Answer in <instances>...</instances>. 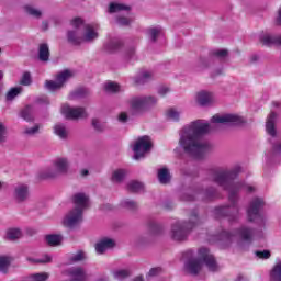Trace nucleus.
Instances as JSON below:
<instances>
[{
  "instance_id": "f257e3e1",
  "label": "nucleus",
  "mask_w": 281,
  "mask_h": 281,
  "mask_svg": "<svg viewBox=\"0 0 281 281\" xmlns=\"http://www.w3.org/2000/svg\"><path fill=\"white\" fill-rule=\"evenodd\" d=\"M212 131V125L201 120L191 122L179 132L178 147L175 153L183 150L186 155H190L195 159L207 155L212 150V145L203 140V135Z\"/></svg>"
},
{
  "instance_id": "f03ea898",
  "label": "nucleus",
  "mask_w": 281,
  "mask_h": 281,
  "mask_svg": "<svg viewBox=\"0 0 281 281\" xmlns=\"http://www.w3.org/2000/svg\"><path fill=\"white\" fill-rule=\"evenodd\" d=\"M237 175L238 172L236 170H217L210 177L211 181L220 186V188H223V190H227L229 194L228 199L233 204L231 206H220L215 209L216 216H227L228 221H238L240 217L238 206H236V201H238L236 194L241 190L254 192V187L248 186L245 182H234Z\"/></svg>"
},
{
  "instance_id": "7ed1b4c3",
  "label": "nucleus",
  "mask_w": 281,
  "mask_h": 281,
  "mask_svg": "<svg viewBox=\"0 0 281 281\" xmlns=\"http://www.w3.org/2000/svg\"><path fill=\"white\" fill-rule=\"evenodd\" d=\"M199 259H189L184 263V269L191 276H199L201 269H203V263L207 267L209 271H218V263L216 262V258L214 255L210 252L207 248H200L198 251Z\"/></svg>"
},
{
  "instance_id": "20e7f679",
  "label": "nucleus",
  "mask_w": 281,
  "mask_h": 281,
  "mask_svg": "<svg viewBox=\"0 0 281 281\" xmlns=\"http://www.w3.org/2000/svg\"><path fill=\"white\" fill-rule=\"evenodd\" d=\"M196 225H201V220L196 212H193L188 222L178 221L171 225L170 238L176 243H181L188 238V234H190Z\"/></svg>"
},
{
  "instance_id": "39448f33",
  "label": "nucleus",
  "mask_w": 281,
  "mask_h": 281,
  "mask_svg": "<svg viewBox=\"0 0 281 281\" xmlns=\"http://www.w3.org/2000/svg\"><path fill=\"white\" fill-rule=\"evenodd\" d=\"M237 238H241V240H246V243H251V240H254V229L247 226H241L238 231H222V233L215 236V240H218L225 245H229V243L236 240Z\"/></svg>"
},
{
  "instance_id": "423d86ee",
  "label": "nucleus",
  "mask_w": 281,
  "mask_h": 281,
  "mask_svg": "<svg viewBox=\"0 0 281 281\" xmlns=\"http://www.w3.org/2000/svg\"><path fill=\"white\" fill-rule=\"evenodd\" d=\"M71 162L67 157H58L53 161V168L41 173L42 179H56L60 175H68Z\"/></svg>"
},
{
  "instance_id": "0eeeda50",
  "label": "nucleus",
  "mask_w": 281,
  "mask_h": 281,
  "mask_svg": "<svg viewBox=\"0 0 281 281\" xmlns=\"http://www.w3.org/2000/svg\"><path fill=\"white\" fill-rule=\"evenodd\" d=\"M157 97L155 95H138L130 99V108L136 113H146V111H150L153 106H157Z\"/></svg>"
},
{
  "instance_id": "6e6552de",
  "label": "nucleus",
  "mask_w": 281,
  "mask_h": 281,
  "mask_svg": "<svg viewBox=\"0 0 281 281\" xmlns=\"http://www.w3.org/2000/svg\"><path fill=\"white\" fill-rule=\"evenodd\" d=\"M265 205V202L256 198L252 200L247 209V218L249 223H256L259 229H265L267 218L260 213L261 207Z\"/></svg>"
},
{
  "instance_id": "1a4fd4ad",
  "label": "nucleus",
  "mask_w": 281,
  "mask_h": 281,
  "mask_svg": "<svg viewBox=\"0 0 281 281\" xmlns=\"http://www.w3.org/2000/svg\"><path fill=\"white\" fill-rule=\"evenodd\" d=\"M72 29L67 31V41L70 45L80 46L85 45L82 30V19L76 18L70 22Z\"/></svg>"
},
{
  "instance_id": "9d476101",
  "label": "nucleus",
  "mask_w": 281,
  "mask_h": 281,
  "mask_svg": "<svg viewBox=\"0 0 281 281\" xmlns=\"http://www.w3.org/2000/svg\"><path fill=\"white\" fill-rule=\"evenodd\" d=\"M211 124H225L226 126H243V124H247V120L238 114H216L211 119Z\"/></svg>"
},
{
  "instance_id": "9b49d317",
  "label": "nucleus",
  "mask_w": 281,
  "mask_h": 281,
  "mask_svg": "<svg viewBox=\"0 0 281 281\" xmlns=\"http://www.w3.org/2000/svg\"><path fill=\"white\" fill-rule=\"evenodd\" d=\"M150 148H153V142L148 136H142L135 140L132 150L134 151V159L139 160L146 156V153H150Z\"/></svg>"
},
{
  "instance_id": "f8f14e48",
  "label": "nucleus",
  "mask_w": 281,
  "mask_h": 281,
  "mask_svg": "<svg viewBox=\"0 0 281 281\" xmlns=\"http://www.w3.org/2000/svg\"><path fill=\"white\" fill-rule=\"evenodd\" d=\"M194 194V195H192ZM202 199L203 201H207L210 199H214L216 196V190L214 188L206 189L203 191L201 187L195 188L193 191H189L181 195L183 201H194L195 199Z\"/></svg>"
},
{
  "instance_id": "ddd939ff",
  "label": "nucleus",
  "mask_w": 281,
  "mask_h": 281,
  "mask_svg": "<svg viewBox=\"0 0 281 281\" xmlns=\"http://www.w3.org/2000/svg\"><path fill=\"white\" fill-rule=\"evenodd\" d=\"M61 113L67 120H85V117H89L85 108H71L69 104L61 106Z\"/></svg>"
},
{
  "instance_id": "4468645a",
  "label": "nucleus",
  "mask_w": 281,
  "mask_h": 281,
  "mask_svg": "<svg viewBox=\"0 0 281 281\" xmlns=\"http://www.w3.org/2000/svg\"><path fill=\"white\" fill-rule=\"evenodd\" d=\"M80 223H82V212L78 209L70 210L63 220V225H65V227H69L70 229L78 227Z\"/></svg>"
},
{
  "instance_id": "2eb2a0df",
  "label": "nucleus",
  "mask_w": 281,
  "mask_h": 281,
  "mask_svg": "<svg viewBox=\"0 0 281 281\" xmlns=\"http://www.w3.org/2000/svg\"><path fill=\"white\" fill-rule=\"evenodd\" d=\"M195 102L199 106H212L216 102V98L213 92L201 90L195 93Z\"/></svg>"
},
{
  "instance_id": "dca6fc26",
  "label": "nucleus",
  "mask_w": 281,
  "mask_h": 281,
  "mask_svg": "<svg viewBox=\"0 0 281 281\" xmlns=\"http://www.w3.org/2000/svg\"><path fill=\"white\" fill-rule=\"evenodd\" d=\"M64 276H68L70 281H87L89 280V276L87 274V270L82 267H72L64 271Z\"/></svg>"
},
{
  "instance_id": "f3484780",
  "label": "nucleus",
  "mask_w": 281,
  "mask_h": 281,
  "mask_svg": "<svg viewBox=\"0 0 281 281\" xmlns=\"http://www.w3.org/2000/svg\"><path fill=\"white\" fill-rule=\"evenodd\" d=\"M13 199L16 203H25L30 199V186L20 183L14 187Z\"/></svg>"
},
{
  "instance_id": "a211bd4d",
  "label": "nucleus",
  "mask_w": 281,
  "mask_h": 281,
  "mask_svg": "<svg viewBox=\"0 0 281 281\" xmlns=\"http://www.w3.org/2000/svg\"><path fill=\"white\" fill-rule=\"evenodd\" d=\"M81 26H83L82 29L83 44L93 43L94 41H98V37L100 36V34L93 27V25L87 24L85 23V21L81 20Z\"/></svg>"
},
{
  "instance_id": "6ab92c4d",
  "label": "nucleus",
  "mask_w": 281,
  "mask_h": 281,
  "mask_svg": "<svg viewBox=\"0 0 281 281\" xmlns=\"http://www.w3.org/2000/svg\"><path fill=\"white\" fill-rule=\"evenodd\" d=\"M72 203L75 205L74 210H81V212H85V210L89 207V195L86 193H76L72 196Z\"/></svg>"
},
{
  "instance_id": "aec40b11",
  "label": "nucleus",
  "mask_w": 281,
  "mask_h": 281,
  "mask_svg": "<svg viewBox=\"0 0 281 281\" xmlns=\"http://www.w3.org/2000/svg\"><path fill=\"white\" fill-rule=\"evenodd\" d=\"M113 247H115V241L112 238L105 237L95 244L94 249L99 256H102V254H106V251L113 249Z\"/></svg>"
},
{
  "instance_id": "412c9836",
  "label": "nucleus",
  "mask_w": 281,
  "mask_h": 281,
  "mask_svg": "<svg viewBox=\"0 0 281 281\" xmlns=\"http://www.w3.org/2000/svg\"><path fill=\"white\" fill-rule=\"evenodd\" d=\"M260 43L266 47H273V45H281V35H273L265 33L260 36Z\"/></svg>"
},
{
  "instance_id": "4be33fe9",
  "label": "nucleus",
  "mask_w": 281,
  "mask_h": 281,
  "mask_svg": "<svg viewBox=\"0 0 281 281\" xmlns=\"http://www.w3.org/2000/svg\"><path fill=\"white\" fill-rule=\"evenodd\" d=\"M276 120H278V114L271 112L266 121V131L270 137H277L278 131L276 130Z\"/></svg>"
},
{
  "instance_id": "5701e85b",
  "label": "nucleus",
  "mask_w": 281,
  "mask_h": 281,
  "mask_svg": "<svg viewBox=\"0 0 281 281\" xmlns=\"http://www.w3.org/2000/svg\"><path fill=\"white\" fill-rule=\"evenodd\" d=\"M23 10L25 15L31 16V19H36L37 21L43 19V9H40L38 7H34L33 4H25Z\"/></svg>"
},
{
  "instance_id": "b1692460",
  "label": "nucleus",
  "mask_w": 281,
  "mask_h": 281,
  "mask_svg": "<svg viewBox=\"0 0 281 281\" xmlns=\"http://www.w3.org/2000/svg\"><path fill=\"white\" fill-rule=\"evenodd\" d=\"M53 131L59 139H67V137H69V130L63 123L55 124Z\"/></svg>"
},
{
  "instance_id": "393cba45",
  "label": "nucleus",
  "mask_w": 281,
  "mask_h": 281,
  "mask_svg": "<svg viewBox=\"0 0 281 281\" xmlns=\"http://www.w3.org/2000/svg\"><path fill=\"white\" fill-rule=\"evenodd\" d=\"M270 281H281V259H277L270 270Z\"/></svg>"
},
{
  "instance_id": "a878e982",
  "label": "nucleus",
  "mask_w": 281,
  "mask_h": 281,
  "mask_svg": "<svg viewBox=\"0 0 281 281\" xmlns=\"http://www.w3.org/2000/svg\"><path fill=\"white\" fill-rule=\"evenodd\" d=\"M71 78H74V71L69 69H65L56 75L57 82L60 83L63 87H65V83L68 80H71Z\"/></svg>"
},
{
  "instance_id": "bb28decb",
  "label": "nucleus",
  "mask_w": 281,
  "mask_h": 281,
  "mask_svg": "<svg viewBox=\"0 0 281 281\" xmlns=\"http://www.w3.org/2000/svg\"><path fill=\"white\" fill-rule=\"evenodd\" d=\"M38 59L42 63H47L49 60V45L47 43H42L38 46Z\"/></svg>"
},
{
  "instance_id": "cd10ccee",
  "label": "nucleus",
  "mask_w": 281,
  "mask_h": 281,
  "mask_svg": "<svg viewBox=\"0 0 281 281\" xmlns=\"http://www.w3.org/2000/svg\"><path fill=\"white\" fill-rule=\"evenodd\" d=\"M87 95H89V91L86 88H77L69 93L68 99L82 100V98H87Z\"/></svg>"
},
{
  "instance_id": "c85d7f7f",
  "label": "nucleus",
  "mask_w": 281,
  "mask_h": 281,
  "mask_svg": "<svg viewBox=\"0 0 281 281\" xmlns=\"http://www.w3.org/2000/svg\"><path fill=\"white\" fill-rule=\"evenodd\" d=\"M45 89L47 91H50V93H56V91H60L63 89V86L58 82V80H46L44 83Z\"/></svg>"
},
{
  "instance_id": "c756f323",
  "label": "nucleus",
  "mask_w": 281,
  "mask_h": 281,
  "mask_svg": "<svg viewBox=\"0 0 281 281\" xmlns=\"http://www.w3.org/2000/svg\"><path fill=\"white\" fill-rule=\"evenodd\" d=\"M148 80H153V72L144 71L139 76L134 78L135 85H146Z\"/></svg>"
},
{
  "instance_id": "7c9ffc66",
  "label": "nucleus",
  "mask_w": 281,
  "mask_h": 281,
  "mask_svg": "<svg viewBox=\"0 0 281 281\" xmlns=\"http://www.w3.org/2000/svg\"><path fill=\"white\" fill-rule=\"evenodd\" d=\"M128 11V10H131V7H128V5H126V4H122V3H114V2H112V3H110V5H109V10H108V12L110 13V14H115V12H122V11Z\"/></svg>"
},
{
  "instance_id": "2f4dec72",
  "label": "nucleus",
  "mask_w": 281,
  "mask_h": 281,
  "mask_svg": "<svg viewBox=\"0 0 281 281\" xmlns=\"http://www.w3.org/2000/svg\"><path fill=\"white\" fill-rule=\"evenodd\" d=\"M23 232H21L20 228H9L7 231V240H19V238H22Z\"/></svg>"
},
{
  "instance_id": "473e14b6",
  "label": "nucleus",
  "mask_w": 281,
  "mask_h": 281,
  "mask_svg": "<svg viewBox=\"0 0 281 281\" xmlns=\"http://www.w3.org/2000/svg\"><path fill=\"white\" fill-rule=\"evenodd\" d=\"M158 180L164 186L170 183V171L168 170V168L165 167L158 170Z\"/></svg>"
},
{
  "instance_id": "72a5a7b5",
  "label": "nucleus",
  "mask_w": 281,
  "mask_h": 281,
  "mask_svg": "<svg viewBox=\"0 0 281 281\" xmlns=\"http://www.w3.org/2000/svg\"><path fill=\"white\" fill-rule=\"evenodd\" d=\"M126 177V170L116 169L112 172V181L113 183H122Z\"/></svg>"
},
{
  "instance_id": "f704fd0d",
  "label": "nucleus",
  "mask_w": 281,
  "mask_h": 281,
  "mask_svg": "<svg viewBox=\"0 0 281 281\" xmlns=\"http://www.w3.org/2000/svg\"><path fill=\"white\" fill-rule=\"evenodd\" d=\"M46 243L50 247H58L63 243V237L60 235H46Z\"/></svg>"
},
{
  "instance_id": "c9c22d12",
  "label": "nucleus",
  "mask_w": 281,
  "mask_h": 281,
  "mask_svg": "<svg viewBox=\"0 0 281 281\" xmlns=\"http://www.w3.org/2000/svg\"><path fill=\"white\" fill-rule=\"evenodd\" d=\"M212 65V59L207 57H200L196 63V68L199 71L207 69Z\"/></svg>"
},
{
  "instance_id": "e433bc0d",
  "label": "nucleus",
  "mask_w": 281,
  "mask_h": 281,
  "mask_svg": "<svg viewBox=\"0 0 281 281\" xmlns=\"http://www.w3.org/2000/svg\"><path fill=\"white\" fill-rule=\"evenodd\" d=\"M21 116L26 122H32V120H34V108H32V105H27L22 110Z\"/></svg>"
},
{
  "instance_id": "4c0bfd02",
  "label": "nucleus",
  "mask_w": 281,
  "mask_h": 281,
  "mask_svg": "<svg viewBox=\"0 0 281 281\" xmlns=\"http://www.w3.org/2000/svg\"><path fill=\"white\" fill-rule=\"evenodd\" d=\"M159 34H161V29L151 27L147 30V36L151 43H157V38H159Z\"/></svg>"
},
{
  "instance_id": "58836bf2",
  "label": "nucleus",
  "mask_w": 281,
  "mask_h": 281,
  "mask_svg": "<svg viewBox=\"0 0 281 281\" xmlns=\"http://www.w3.org/2000/svg\"><path fill=\"white\" fill-rule=\"evenodd\" d=\"M127 190L128 192H142L144 190V183L133 180L127 183Z\"/></svg>"
},
{
  "instance_id": "ea45409f",
  "label": "nucleus",
  "mask_w": 281,
  "mask_h": 281,
  "mask_svg": "<svg viewBox=\"0 0 281 281\" xmlns=\"http://www.w3.org/2000/svg\"><path fill=\"white\" fill-rule=\"evenodd\" d=\"M87 260V252L82 250H78L70 257V262H82Z\"/></svg>"
},
{
  "instance_id": "a19ab883",
  "label": "nucleus",
  "mask_w": 281,
  "mask_h": 281,
  "mask_svg": "<svg viewBox=\"0 0 281 281\" xmlns=\"http://www.w3.org/2000/svg\"><path fill=\"white\" fill-rule=\"evenodd\" d=\"M148 232L151 236H157V234H161V225L157 224V222H149Z\"/></svg>"
},
{
  "instance_id": "79ce46f5",
  "label": "nucleus",
  "mask_w": 281,
  "mask_h": 281,
  "mask_svg": "<svg viewBox=\"0 0 281 281\" xmlns=\"http://www.w3.org/2000/svg\"><path fill=\"white\" fill-rule=\"evenodd\" d=\"M8 269H10V259L4 256H0V271L1 273H8Z\"/></svg>"
},
{
  "instance_id": "37998d69",
  "label": "nucleus",
  "mask_w": 281,
  "mask_h": 281,
  "mask_svg": "<svg viewBox=\"0 0 281 281\" xmlns=\"http://www.w3.org/2000/svg\"><path fill=\"white\" fill-rule=\"evenodd\" d=\"M130 277H131V270L121 269V270L114 271V278H116V280H124Z\"/></svg>"
},
{
  "instance_id": "c03bdc74",
  "label": "nucleus",
  "mask_w": 281,
  "mask_h": 281,
  "mask_svg": "<svg viewBox=\"0 0 281 281\" xmlns=\"http://www.w3.org/2000/svg\"><path fill=\"white\" fill-rule=\"evenodd\" d=\"M168 120H172V122H179V117H181V112L177 111V109H170L167 111Z\"/></svg>"
},
{
  "instance_id": "a18cd8bd",
  "label": "nucleus",
  "mask_w": 281,
  "mask_h": 281,
  "mask_svg": "<svg viewBox=\"0 0 281 281\" xmlns=\"http://www.w3.org/2000/svg\"><path fill=\"white\" fill-rule=\"evenodd\" d=\"M30 278L32 279V281H47L49 280V273L40 272V273L31 274Z\"/></svg>"
},
{
  "instance_id": "49530a36",
  "label": "nucleus",
  "mask_w": 281,
  "mask_h": 281,
  "mask_svg": "<svg viewBox=\"0 0 281 281\" xmlns=\"http://www.w3.org/2000/svg\"><path fill=\"white\" fill-rule=\"evenodd\" d=\"M21 91H23V88L19 87V88H12L11 90H9V92L7 93V100L12 101L14 100V98H16V95H19L21 93Z\"/></svg>"
},
{
  "instance_id": "de8ad7c7",
  "label": "nucleus",
  "mask_w": 281,
  "mask_h": 281,
  "mask_svg": "<svg viewBox=\"0 0 281 281\" xmlns=\"http://www.w3.org/2000/svg\"><path fill=\"white\" fill-rule=\"evenodd\" d=\"M122 206L126 207V210H137L138 204L137 202L131 200V199H126L122 201Z\"/></svg>"
},
{
  "instance_id": "09e8293b",
  "label": "nucleus",
  "mask_w": 281,
  "mask_h": 281,
  "mask_svg": "<svg viewBox=\"0 0 281 281\" xmlns=\"http://www.w3.org/2000/svg\"><path fill=\"white\" fill-rule=\"evenodd\" d=\"M122 45V42L120 40H113L110 43L106 44V49H109V52H115L116 49H120Z\"/></svg>"
},
{
  "instance_id": "8fccbe9b",
  "label": "nucleus",
  "mask_w": 281,
  "mask_h": 281,
  "mask_svg": "<svg viewBox=\"0 0 281 281\" xmlns=\"http://www.w3.org/2000/svg\"><path fill=\"white\" fill-rule=\"evenodd\" d=\"M105 91L108 93H117L120 92V85L115 82H109L105 85Z\"/></svg>"
},
{
  "instance_id": "3c124183",
  "label": "nucleus",
  "mask_w": 281,
  "mask_h": 281,
  "mask_svg": "<svg viewBox=\"0 0 281 281\" xmlns=\"http://www.w3.org/2000/svg\"><path fill=\"white\" fill-rule=\"evenodd\" d=\"M8 139V128L3 123H0V144H5Z\"/></svg>"
},
{
  "instance_id": "603ef678",
  "label": "nucleus",
  "mask_w": 281,
  "mask_h": 281,
  "mask_svg": "<svg viewBox=\"0 0 281 281\" xmlns=\"http://www.w3.org/2000/svg\"><path fill=\"white\" fill-rule=\"evenodd\" d=\"M20 83L24 87H30V85H32V75L30 72H24Z\"/></svg>"
},
{
  "instance_id": "864d4df0",
  "label": "nucleus",
  "mask_w": 281,
  "mask_h": 281,
  "mask_svg": "<svg viewBox=\"0 0 281 281\" xmlns=\"http://www.w3.org/2000/svg\"><path fill=\"white\" fill-rule=\"evenodd\" d=\"M255 255L262 260H269V258H271V251L269 250H257L255 251Z\"/></svg>"
},
{
  "instance_id": "5fc2aeb1",
  "label": "nucleus",
  "mask_w": 281,
  "mask_h": 281,
  "mask_svg": "<svg viewBox=\"0 0 281 281\" xmlns=\"http://www.w3.org/2000/svg\"><path fill=\"white\" fill-rule=\"evenodd\" d=\"M38 131H41V125L36 124L33 127H26L24 130V135H36L38 133Z\"/></svg>"
},
{
  "instance_id": "6e6d98bb",
  "label": "nucleus",
  "mask_w": 281,
  "mask_h": 281,
  "mask_svg": "<svg viewBox=\"0 0 281 281\" xmlns=\"http://www.w3.org/2000/svg\"><path fill=\"white\" fill-rule=\"evenodd\" d=\"M30 262H37L40 265H47V262H52V257L49 255H45L43 258L40 259H27Z\"/></svg>"
},
{
  "instance_id": "4d7b16f0",
  "label": "nucleus",
  "mask_w": 281,
  "mask_h": 281,
  "mask_svg": "<svg viewBox=\"0 0 281 281\" xmlns=\"http://www.w3.org/2000/svg\"><path fill=\"white\" fill-rule=\"evenodd\" d=\"M162 272L164 269H161V267L151 268L147 273V278H155L157 276H161Z\"/></svg>"
},
{
  "instance_id": "13d9d810",
  "label": "nucleus",
  "mask_w": 281,
  "mask_h": 281,
  "mask_svg": "<svg viewBox=\"0 0 281 281\" xmlns=\"http://www.w3.org/2000/svg\"><path fill=\"white\" fill-rule=\"evenodd\" d=\"M213 56L223 60V58H227V56H229V52L227 49L214 50Z\"/></svg>"
},
{
  "instance_id": "bf43d9fd",
  "label": "nucleus",
  "mask_w": 281,
  "mask_h": 281,
  "mask_svg": "<svg viewBox=\"0 0 281 281\" xmlns=\"http://www.w3.org/2000/svg\"><path fill=\"white\" fill-rule=\"evenodd\" d=\"M131 19L126 16H119L116 18L117 25H121L122 27H126V25H131Z\"/></svg>"
},
{
  "instance_id": "052dcab7",
  "label": "nucleus",
  "mask_w": 281,
  "mask_h": 281,
  "mask_svg": "<svg viewBox=\"0 0 281 281\" xmlns=\"http://www.w3.org/2000/svg\"><path fill=\"white\" fill-rule=\"evenodd\" d=\"M92 126L94 131H99V132L104 131V125L100 123V120L98 119H92Z\"/></svg>"
},
{
  "instance_id": "680f3d73",
  "label": "nucleus",
  "mask_w": 281,
  "mask_h": 281,
  "mask_svg": "<svg viewBox=\"0 0 281 281\" xmlns=\"http://www.w3.org/2000/svg\"><path fill=\"white\" fill-rule=\"evenodd\" d=\"M125 60H127V63H131V60H135V48H130L125 53Z\"/></svg>"
},
{
  "instance_id": "e2e57ef3",
  "label": "nucleus",
  "mask_w": 281,
  "mask_h": 281,
  "mask_svg": "<svg viewBox=\"0 0 281 281\" xmlns=\"http://www.w3.org/2000/svg\"><path fill=\"white\" fill-rule=\"evenodd\" d=\"M119 122L126 124L128 122V114L126 112H121L117 116Z\"/></svg>"
},
{
  "instance_id": "0e129e2a",
  "label": "nucleus",
  "mask_w": 281,
  "mask_h": 281,
  "mask_svg": "<svg viewBox=\"0 0 281 281\" xmlns=\"http://www.w3.org/2000/svg\"><path fill=\"white\" fill-rule=\"evenodd\" d=\"M273 155H281V143H277L272 146Z\"/></svg>"
},
{
  "instance_id": "69168bd1",
  "label": "nucleus",
  "mask_w": 281,
  "mask_h": 281,
  "mask_svg": "<svg viewBox=\"0 0 281 281\" xmlns=\"http://www.w3.org/2000/svg\"><path fill=\"white\" fill-rule=\"evenodd\" d=\"M159 95H166L167 93H170V88L168 87H160L158 90Z\"/></svg>"
},
{
  "instance_id": "338daca9",
  "label": "nucleus",
  "mask_w": 281,
  "mask_h": 281,
  "mask_svg": "<svg viewBox=\"0 0 281 281\" xmlns=\"http://www.w3.org/2000/svg\"><path fill=\"white\" fill-rule=\"evenodd\" d=\"M42 30H43V32H47L49 30V22L43 21L42 22Z\"/></svg>"
},
{
  "instance_id": "774afa93",
  "label": "nucleus",
  "mask_w": 281,
  "mask_h": 281,
  "mask_svg": "<svg viewBox=\"0 0 281 281\" xmlns=\"http://www.w3.org/2000/svg\"><path fill=\"white\" fill-rule=\"evenodd\" d=\"M277 25H281V8L279 9V15L277 18Z\"/></svg>"
}]
</instances>
